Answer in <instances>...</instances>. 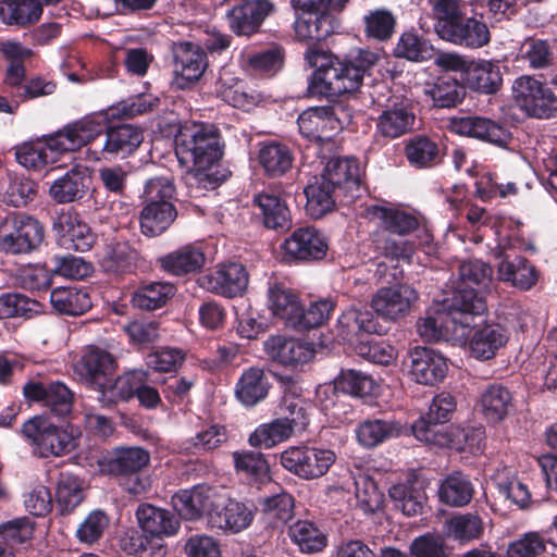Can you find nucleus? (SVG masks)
Segmentation results:
<instances>
[{
  "mask_svg": "<svg viewBox=\"0 0 557 557\" xmlns=\"http://www.w3.org/2000/svg\"><path fill=\"white\" fill-rule=\"evenodd\" d=\"M474 488L470 479L461 472L447 475L438 488L441 502L451 507H463L473 497Z\"/></svg>",
  "mask_w": 557,
  "mask_h": 557,
  "instance_id": "a18cd8bd",
  "label": "nucleus"
},
{
  "mask_svg": "<svg viewBox=\"0 0 557 557\" xmlns=\"http://www.w3.org/2000/svg\"><path fill=\"white\" fill-rule=\"evenodd\" d=\"M337 329L344 341L355 344L362 333H377L379 323L371 311L351 308L339 317Z\"/></svg>",
  "mask_w": 557,
  "mask_h": 557,
  "instance_id": "4c0bfd02",
  "label": "nucleus"
},
{
  "mask_svg": "<svg viewBox=\"0 0 557 557\" xmlns=\"http://www.w3.org/2000/svg\"><path fill=\"white\" fill-rule=\"evenodd\" d=\"M509 334L504 326L497 323H486L475 326L473 322L466 344L471 356L478 360H490L507 344Z\"/></svg>",
  "mask_w": 557,
  "mask_h": 557,
  "instance_id": "4be33fe9",
  "label": "nucleus"
},
{
  "mask_svg": "<svg viewBox=\"0 0 557 557\" xmlns=\"http://www.w3.org/2000/svg\"><path fill=\"white\" fill-rule=\"evenodd\" d=\"M84 500L83 482L78 476L62 472L55 488V502L62 515L71 513Z\"/></svg>",
  "mask_w": 557,
  "mask_h": 557,
  "instance_id": "6e6d98bb",
  "label": "nucleus"
},
{
  "mask_svg": "<svg viewBox=\"0 0 557 557\" xmlns=\"http://www.w3.org/2000/svg\"><path fill=\"white\" fill-rule=\"evenodd\" d=\"M85 180V173L73 168L51 184L49 195L58 203L73 202L84 196Z\"/></svg>",
  "mask_w": 557,
  "mask_h": 557,
  "instance_id": "603ef678",
  "label": "nucleus"
},
{
  "mask_svg": "<svg viewBox=\"0 0 557 557\" xmlns=\"http://www.w3.org/2000/svg\"><path fill=\"white\" fill-rule=\"evenodd\" d=\"M216 94L230 106L245 111L257 107L262 100L260 92L249 87L244 81L227 73L220 76Z\"/></svg>",
  "mask_w": 557,
  "mask_h": 557,
  "instance_id": "7c9ffc66",
  "label": "nucleus"
},
{
  "mask_svg": "<svg viewBox=\"0 0 557 557\" xmlns=\"http://www.w3.org/2000/svg\"><path fill=\"white\" fill-rule=\"evenodd\" d=\"M394 54L408 61L424 62L433 58L434 48L426 39L414 33L406 32L400 35Z\"/></svg>",
  "mask_w": 557,
  "mask_h": 557,
  "instance_id": "e2e57ef3",
  "label": "nucleus"
},
{
  "mask_svg": "<svg viewBox=\"0 0 557 557\" xmlns=\"http://www.w3.org/2000/svg\"><path fill=\"white\" fill-rule=\"evenodd\" d=\"M52 230L58 236V243L66 250L88 251L96 242V236L77 212L62 210L52 223Z\"/></svg>",
  "mask_w": 557,
  "mask_h": 557,
  "instance_id": "4468645a",
  "label": "nucleus"
},
{
  "mask_svg": "<svg viewBox=\"0 0 557 557\" xmlns=\"http://www.w3.org/2000/svg\"><path fill=\"white\" fill-rule=\"evenodd\" d=\"M225 503V496L216 487L199 484L189 490H182L172 497L176 511L187 520L207 517L211 524V513Z\"/></svg>",
  "mask_w": 557,
  "mask_h": 557,
  "instance_id": "6e6552de",
  "label": "nucleus"
},
{
  "mask_svg": "<svg viewBox=\"0 0 557 557\" xmlns=\"http://www.w3.org/2000/svg\"><path fill=\"white\" fill-rule=\"evenodd\" d=\"M235 468L244 472L251 481L264 484L271 481L270 467L264 456L260 453L244 451L234 453Z\"/></svg>",
  "mask_w": 557,
  "mask_h": 557,
  "instance_id": "69168bd1",
  "label": "nucleus"
},
{
  "mask_svg": "<svg viewBox=\"0 0 557 557\" xmlns=\"http://www.w3.org/2000/svg\"><path fill=\"white\" fill-rule=\"evenodd\" d=\"M419 299V293L409 284L379 288L371 299L374 312L385 321L395 322L407 317Z\"/></svg>",
  "mask_w": 557,
  "mask_h": 557,
  "instance_id": "1a4fd4ad",
  "label": "nucleus"
},
{
  "mask_svg": "<svg viewBox=\"0 0 557 557\" xmlns=\"http://www.w3.org/2000/svg\"><path fill=\"white\" fill-rule=\"evenodd\" d=\"M459 283L454 295L460 289L473 290L474 294L485 302L483 294L492 290L493 270L481 260H469L461 262L458 267Z\"/></svg>",
  "mask_w": 557,
  "mask_h": 557,
  "instance_id": "473e14b6",
  "label": "nucleus"
},
{
  "mask_svg": "<svg viewBox=\"0 0 557 557\" xmlns=\"http://www.w3.org/2000/svg\"><path fill=\"white\" fill-rule=\"evenodd\" d=\"M370 213L380 220L384 230L392 234L404 236L418 227V220L411 213L394 208L374 206Z\"/></svg>",
  "mask_w": 557,
  "mask_h": 557,
  "instance_id": "bf43d9fd",
  "label": "nucleus"
},
{
  "mask_svg": "<svg viewBox=\"0 0 557 557\" xmlns=\"http://www.w3.org/2000/svg\"><path fill=\"white\" fill-rule=\"evenodd\" d=\"M253 203L259 208L265 227L287 231L292 226L290 211L278 196L261 193L255 196Z\"/></svg>",
  "mask_w": 557,
  "mask_h": 557,
  "instance_id": "a19ab883",
  "label": "nucleus"
},
{
  "mask_svg": "<svg viewBox=\"0 0 557 557\" xmlns=\"http://www.w3.org/2000/svg\"><path fill=\"white\" fill-rule=\"evenodd\" d=\"M462 79L470 90L483 95L496 94L503 85L498 63L490 60H472Z\"/></svg>",
  "mask_w": 557,
  "mask_h": 557,
  "instance_id": "bb28decb",
  "label": "nucleus"
},
{
  "mask_svg": "<svg viewBox=\"0 0 557 557\" xmlns=\"http://www.w3.org/2000/svg\"><path fill=\"white\" fill-rule=\"evenodd\" d=\"M137 252L127 243H113L106 247L101 264L109 272H124L132 268Z\"/></svg>",
  "mask_w": 557,
  "mask_h": 557,
  "instance_id": "774afa93",
  "label": "nucleus"
},
{
  "mask_svg": "<svg viewBox=\"0 0 557 557\" xmlns=\"http://www.w3.org/2000/svg\"><path fill=\"white\" fill-rule=\"evenodd\" d=\"M50 302L60 313L79 315L91 307L89 295L76 287H57L50 293Z\"/></svg>",
  "mask_w": 557,
  "mask_h": 557,
  "instance_id": "5fc2aeb1",
  "label": "nucleus"
},
{
  "mask_svg": "<svg viewBox=\"0 0 557 557\" xmlns=\"http://www.w3.org/2000/svg\"><path fill=\"white\" fill-rule=\"evenodd\" d=\"M449 126L456 134L476 138L502 148L507 147L511 140V134L504 125L483 116L453 117Z\"/></svg>",
  "mask_w": 557,
  "mask_h": 557,
  "instance_id": "dca6fc26",
  "label": "nucleus"
},
{
  "mask_svg": "<svg viewBox=\"0 0 557 557\" xmlns=\"http://www.w3.org/2000/svg\"><path fill=\"white\" fill-rule=\"evenodd\" d=\"M288 419L275 418L268 423L260 424L249 436V444L253 447L272 448L288 441L297 431Z\"/></svg>",
  "mask_w": 557,
  "mask_h": 557,
  "instance_id": "37998d69",
  "label": "nucleus"
},
{
  "mask_svg": "<svg viewBox=\"0 0 557 557\" xmlns=\"http://www.w3.org/2000/svg\"><path fill=\"white\" fill-rule=\"evenodd\" d=\"M267 356L285 367H297L310 361L313 358L312 347L299 339L283 335L270 336L263 343Z\"/></svg>",
  "mask_w": 557,
  "mask_h": 557,
  "instance_id": "412c9836",
  "label": "nucleus"
},
{
  "mask_svg": "<svg viewBox=\"0 0 557 557\" xmlns=\"http://www.w3.org/2000/svg\"><path fill=\"white\" fill-rule=\"evenodd\" d=\"M442 39L456 46L480 49L488 45L491 33L484 22L474 17H462L453 28L444 30Z\"/></svg>",
  "mask_w": 557,
  "mask_h": 557,
  "instance_id": "cd10ccee",
  "label": "nucleus"
},
{
  "mask_svg": "<svg viewBox=\"0 0 557 557\" xmlns=\"http://www.w3.org/2000/svg\"><path fill=\"white\" fill-rule=\"evenodd\" d=\"M478 406L487 422L498 423L512 410V395L500 384H490L480 394Z\"/></svg>",
  "mask_w": 557,
  "mask_h": 557,
  "instance_id": "f704fd0d",
  "label": "nucleus"
},
{
  "mask_svg": "<svg viewBox=\"0 0 557 557\" xmlns=\"http://www.w3.org/2000/svg\"><path fill=\"white\" fill-rule=\"evenodd\" d=\"M336 382L341 391L358 397L373 395L377 388L370 375L354 369L342 370Z\"/></svg>",
  "mask_w": 557,
  "mask_h": 557,
  "instance_id": "338daca9",
  "label": "nucleus"
},
{
  "mask_svg": "<svg viewBox=\"0 0 557 557\" xmlns=\"http://www.w3.org/2000/svg\"><path fill=\"white\" fill-rule=\"evenodd\" d=\"M148 376V371L141 369L128 371L114 380L109 376L107 386H100L97 391L99 403L103 407H111L117 401L128 400L135 396L141 380H147Z\"/></svg>",
  "mask_w": 557,
  "mask_h": 557,
  "instance_id": "393cba45",
  "label": "nucleus"
},
{
  "mask_svg": "<svg viewBox=\"0 0 557 557\" xmlns=\"http://www.w3.org/2000/svg\"><path fill=\"white\" fill-rule=\"evenodd\" d=\"M412 431L414 436L421 442L457 451H467L466 429L455 425L436 426L430 425L424 421H417L412 426Z\"/></svg>",
  "mask_w": 557,
  "mask_h": 557,
  "instance_id": "a878e982",
  "label": "nucleus"
},
{
  "mask_svg": "<svg viewBox=\"0 0 557 557\" xmlns=\"http://www.w3.org/2000/svg\"><path fill=\"white\" fill-rule=\"evenodd\" d=\"M141 129L136 126L122 124L111 127L107 132L106 143L101 154L126 157L133 153L143 143Z\"/></svg>",
  "mask_w": 557,
  "mask_h": 557,
  "instance_id": "e433bc0d",
  "label": "nucleus"
},
{
  "mask_svg": "<svg viewBox=\"0 0 557 557\" xmlns=\"http://www.w3.org/2000/svg\"><path fill=\"white\" fill-rule=\"evenodd\" d=\"M253 519V510L244 503L225 497V503L211 513V527L238 533L248 528Z\"/></svg>",
  "mask_w": 557,
  "mask_h": 557,
  "instance_id": "c9c22d12",
  "label": "nucleus"
},
{
  "mask_svg": "<svg viewBox=\"0 0 557 557\" xmlns=\"http://www.w3.org/2000/svg\"><path fill=\"white\" fill-rule=\"evenodd\" d=\"M483 531V521L474 513H459L445 522L446 535L461 544L480 539Z\"/></svg>",
  "mask_w": 557,
  "mask_h": 557,
  "instance_id": "13d9d810",
  "label": "nucleus"
},
{
  "mask_svg": "<svg viewBox=\"0 0 557 557\" xmlns=\"http://www.w3.org/2000/svg\"><path fill=\"white\" fill-rule=\"evenodd\" d=\"M360 174V166L355 158H332L320 177L335 189L354 193L359 189Z\"/></svg>",
  "mask_w": 557,
  "mask_h": 557,
  "instance_id": "2f4dec72",
  "label": "nucleus"
},
{
  "mask_svg": "<svg viewBox=\"0 0 557 557\" xmlns=\"http://www.w3.org/2000/svg\"><path fill=\"white\" fill-rule=\"evenodd\" d=\"M258 161L268 176L278 177L292 169L294 158L287 146L269 140L259 144Z\"/></svg>",
  "mask_w": 557,
  "mask_h": 557,
  "instance_id": "58836bf2",
  "label": "nucleus"
},
{
  "mask_svg": "<svg viewBox=\"0 0 557 557\" xmlns=\"http://www.w3.org/2000/svg\"><path fill=\"white\" fill-rule=\"evenodd\" d=\"M492 481L499 493L520 508H525L531 499L528 487L517 480L511 469L503 467L492 474Z\"/></svg>",
  "mask_w": 557,
  "mask_h": 557,
  "instance_id": "052dcab7",
  "label": "nucleus"
},
{
  "mask_svg": "<svg viewBox=\"0 0 557 557\" xmlns=\"http://www.w3.org/2000/svg\"><path fill=\"white\" fill-rule=\"evenodd\" d=\"M205 263V255L199 248L183 247L161 258V267L175 275L199 270Z\"/></svg>",
  "mask_w": 557,
  "mask_h": 557,
  "instance_id": "4d7b16f0",
  "label": "nucleus"
},
{
  "mask_svg": "<svg viewBox=\"0 0 557 557\" xmlns=\"http://www.w3.org/2000/svg\"><path fill=\"white\" fill-rule=\"evenodd\" d=\"M335 460L333 450L318 447L293 446L281 454V465L305 480L323 476Z\"/></svg>",
  "mask_w": 557,
  "mask_h": 557,
  "instance_id": "423d86ee",
  "label": "nucleus"
},
{
  "mask_svg": "<svg viewBox=\"0 0 557 557\" xmlns=\"http://www.w3.org/2000/svg\"><path fill=\"white\" fill-rule=\"evenodd\" d=\"M57 154V150L50 147V136L42 141L24 143L15 151L17 162L33 171H39L54 162Z\"/></svg>",
  "mask_w": 557,
  "mask_h": 557,
  "instance_id": "864d4df0",
  "label": "nucleus"
},
{
  "mask_svg": "<svg viewBox=\"0 0 557 557\" xmlns=\"http://www.w3.org/2000/svg\"><path fill=\"white\" fill-rule=\"evenodd\" d=\"M423 92L438 108L456 107L465 98V87L457 79L445 76L426 83Z\"/></svg>",
  "mask_w": 557,
  "mask_h": 557,
  "instance_id": "de8ad7c7",
  "label": "nucleus"
},
{
  "mask_svg": "<svg viewBox=\"0 0 557 557\" xmlns=\"http://www.w3.org/2000/svg\"><path fill=\"white\" fill-rule=\"evenodd\" d=\"M42 8L39 0H2L0 18L3 23L24 26L39 20Z\"/></svg>",
  "mask_w": 557,
  "mask_h": 557,
  "instance_id": "8fccbe9b",
  "label": "nucleus"
},
{
  "mask_svg": "<svg viewBox=\"0 0 557 557\" xmlns=\"http://www.w3.org/2000/svg\"><path fill=\"white\" fill-rule=\"evenodd\" d=\"M305 60L315 69L308 91L311 96L335 97L356 91L362 84L363 76L380 60V53L369 49H358L347 60L339 61L334 54L309 47Z\"/></svg>",
  "mask_w": 557,
  "mask_h": 557,
  "instance_id": "f257e3e1",
  "label": "nucleus"
},
{
  "mask_svg": "<svg viewBox=\"0 0 557 557\" xmlns=\"http://www.w3.org/2000/svg\"><path fill=\"white\" fill-rule=\"evenodd\" d=\"M175 153L182 164L191 166L189 181L198 187L213 189L219 185L212 170L223 152L220 133L215 126L205 123L181 126L175 136Z\"/></svg>",
  "mask_w": 557,
  "mask_h": 557,
  "instance_id": "f03ea898",
  "label": "nucleus"
},
{
  "mask_svg": "<svg viewBox=\"0 0 557 557\" xmlns=\"http://www.w3.org/2000/svg\"><path fill=\"white\" fill-rule=\"evenodd\" d=\"M248 282L246 268L236 262L219 264L198 277L200 287L227 298L242 296L248 287Z\"/></svg>",
  "mask_w": 557,
  "mask_h": 557,
  "instance_id": "f8f14e48",
  "label": "nucleus"
},
{
  "mask_svg": "<svg viewBox=\"0 0 557 557\" xmlns=\"http://www.w3.org/2000/svg\"><path fill=\"white\" fill-rule=\"evenodd\" d=\"M115 369L113 356L98 347H88L75 366L77 374L96 391L107 386V379L113 375Z\"/></svg>",
  "mask_w": 557,
  "mask_h": 557,
  "instance_id": "6ab92c4d",
  "label": "nucleus"
},
{
  "mask_svg": "<svg viewBox=\"0 0 557 557\" xmlns=\"http://www.w3.org/2000/svg\"><path fill=\"white\" fill-rule=\"evenodd\" d=\"M23 394L27 400L41 403L57 416L64 417L72 410L73 394L59 381L51 383L29 381L24 385Z\"/></svg>",
  "mask_w": 557,
  "mask_h": 557,
  "instance_id": "a211bd4d",
  "label": "nucleus"
},
{
  "mask_svg": "<svg viewBox=\"0 0 557 557\" xmlns=\"http://www.w3.org/2000/svg\"><path fill=\"white\" fill-rule=\"evenodd\" d=\"M334 191L335 188L325 180L314 177V181L305 188L307 214L320 219L332 211L335 206Z\"/></svg>",
  "mask_w": 557,
  "mask_h": 557,
  "instance_id": "3c124183",
  "label": "nucleus"
},
{
  "mask_svg": "<svg viewBox=\"0 0 557 557\" xmlns=\"http://www.w3.org/2000/svg\"><path fill=\"white\" fill-rule=\"evenodd\" d=\"M208 66L207 54L197 44L183 41L173 47V84L186 89L198 82Z\"/></svg>",
  "mask_w": 557,
  "mask_h": 557,
  "instance_id": "9d476101",
  "label": "nucleus"
},
{
  "mask_svg": "<svg viewBox=\"0 0 557 557\" xmlns=\"http://www.w3.org/2000/svg\"><path fill=\"white\" fill-rule=\"evenodd\" d=\"M497 277L518 289L529 290L537 283L540 273L524 257L505 253L497 265Z\"/></svg>",
  "mask_w": 557,
  "mask_h": 557,
  "instance_id": "5701e85b",
  "label": "nucleus"
},
{
  "mask_svg": "<svg viewBox=\"0 0 557 557\" xmlns=\"http://www.w3.org/2000/svg\"><path fill=\"white\" fill-rule=\"evenodd\" d=\"M268 302L274 315L285 320L287 324L295 326L296 319H299L301 304L292 289L281 284L270 286Z\"/></svg>",
  "mask_w": 557,
  "mask_h": 557,
  "instance_id": "49530a36",
  "label": "nucleus"
},
{
  "mask_svg": "<svg viewBox=\"0 0 557 557\" xmlns=\"http://www.w3.org/2000/svg\"><path fill=\"white\" fill-rule=\"evenodd\" d=\"M414 121V112L408 103H395L380 113L375 132L381 137L395 139L412 131Z\"/></svg>",
  "mask_w": 557,
  "mask_h": 557,
  "instance_id": "b1692460",
  "label": "nucleus"
},
{
  "mask_svg": "<svg viewBox=\"0 0 557 557\" xmlns=\"http://www.w3.org/2000/svg\"><path fill=\"white\" fill-rule=\"evenodd\" d=\"M145 203L139 215L140 230L146 236H158L174 222L177 216L176 209L172 202Z\"/></svg>",
  "mask_w": 557,
  "mask_h": 557,
  "instance_id": "ea45409f",
  "label": "nucleus"
},
{
  "mask_svg": "<svg viewBox=\"0 0 557 557\" xmlns=\"http://www.w3.org/2000/svg\"><path fill=\"white\" fill-rule=\"evenodd\" d=\"M24 435L34 446V451L41 458L62 456L76 447L73 431L58 428L44 417H35L23 425Z\"/></svg>",
  "mask_w": 557,
  "mask_h": 557,
  "instance_id": "20e7f679",
  "label": "nucleus"
},
{
  "mask_svg": "<svg viewBox=\"0 0 557 557\" xmlns=\"http://www.w3.org/2000/svg\"><path fill=\"white\" fill-rule=\"evenodd\" d=\"M344 113L345 109L339 103L309 108L298 116L299 131L308 138H329L333 132L343 128L346 122Z\"/></svg>",
  "mask_w": 557,
  "mask_h": 557,
  "instance_id": "ddd939ff",
  "label": "nucleus"
},
{
  "mask_svg": "<svg viewBox=\"0 0 557 557\" xmlns=\"http://www.w3.org/2000/svg\"><path fill=\"white\" fill-rule=\"evenodd\" d=\"M447 371V360L437 351L425 347L411 350L409 372L417 383L434 385L445 379Z\"/></svg>",
  "mask_w": 557,
  "mask_h": 557,
  "instance_id": "aec40b11",
  "label": "nucleus"
},
{
  "mask_svg": "<svg viewBox=\"0 0 557 557\" xmlns=\"http://www.w3.org/2000/svg\"><path fill=\"white\" fill-rule=\"evenodd\" d=\"M327 248L325 236L311 226L297 228L282 244L285 255L299 261L320 260Z\"/></svg>",
  "mask_w": 557,
  "mask_h": 557,
  "instance_id": "f3484780",
  "label": "nucleus"
},
{
  "mask_svg": "<svg viewBox=\"0 0 557 557\" xmlns=\"http://www.w3.org/2000/svg\"><path fill=\"white\" fill-rule=\"evenodd\" d=\"M332 33V17L324 12H302L295 21V34L300 40L320 41Z\"/></svg>",
  "mask_w": 557,
  "mask_h": 557,
  "instance_id": "09e8293b",
  "label": "nucleus"
},
{
  "mask_svg": "<svg viewBox=\"0 0 557 557\" xmlns=\"http://www.w3.org/2000/svg\"><path fill=\"white\" fill-rule=\"evenodd\" d=\"M517 106L528 115L548 119L557 113V96L531 76H520L512 84Z\"/></svg>",
  "mask_w": 557,
  "mask_h": 557,
  "instance_id": "0eeeda50",
  "label": "nucleus"
},
{
  "mask_svg": "<svg viewBox=\"0 0 557 557\" xmlns=\"http://www.w3.org/2000/svg\"><path fill=\"white\" fill-rule=\"evenodd\" d=\"M136 518L143 532L152 537L172 536L180 528V521L171 511L150 504L140 505Z\"/></svg>",
  "mask_w": 557,
  "mask_h": 557,
  "instance_id": "c756f323",
  "label": "nucleus"
},
{
  "mask_svg": "<svg viewBox=\"0 0 557 557\" xmlns=\"http://www.w3.org/2000/svg\"><path fill=\"white\" fill-rule=\"evenodd\" d=\"M101 133V122L95 116L86 115L50 135V147L61 154L76 151L95 140Z\"/></svg>",
  "mask_w": 557,
  "mask_h": 557,
  "instance_id": "2eb2a0df",
  "label": "nucleus"
},
{
  "mask_svg": "<svg viewBox=\"0 0 557 557\" xmlns=\"http://www.w3.org/2000/svg\"><path fill=\"white\" fill-rule=\"evenodd\" d=\"M388 494L395 506L409 517L422 513L428 499L424 482L414 476L408 478L404 483L394 484Z\"/></svg>",
  "mask_w": 557,
  "mask_h": 557,
  "instance_id": "72a5a7b5",
  "label": "nucleus"
},
{
  "mask_svg": "<svg viewBox=\"0 0 557 557\" xmlns=\"http://www.w3.org/2000/svg\"><path fill=\"white\" fill-rule=\"evenodd\" d=\"M44 239V228L34 218L17 214L0 222V250L26 253L36 249Z\"/></svg>",
  "mask_w": 557,
  "mask_h": 557,
  "instance_id": "39448f33",
  "label": "nucleus"
},
{
  "mask_svg": "<svg viewBox=\"0 0 557 557\" xmlns=\"http://www.w3.org/2000/svg\"><path fill=\"white\" fill-rule=\"evenodd\" d=\"M292 541L304 553L322 550L326 545L325 535L310 521L299 520L289 527Z\"/></svg>",
  "mask_w": 557,
  "mask_h": 557,
  "instance_id": "0e129e2a",
  "label": "nucleus"
},
{
  "mask_svg": "<svg viewBox=\"0 0 557 557\" xmlns=\"http://www.w3.org/2000/svg\"><path fill=\"white\" fill-rule=\"evenodd\" d=\"M401 425L394 420L373 419L364 420L355 430L358 443L367 448H372L384 441L398 436Z\"/></svg>",
  "mask_w": 557,
  "mask_h": 557,
  "instance_id": "c03bdc74",
  "label": "nucleus"
},
{
  "mask_svg": "<svg viewBox=\"0 0 557 557\" xmlns=\"http://www.w3.org/2000/svg\"><path fill=\"white\" fill-rule=\"evenodd\" d=\"M487 309L473 290L460 289L443 310L428 312L417 322V332L425 342L450 341L466 345L473 320Z\"/></svg>",
  "mask_w": 557,
  "mask_h": 557,
  "instance_id": "7ed1b4c3",
  "label": "nucleus"
},
{
  "mask_svg": "<svg viewBox=\"0 0 557 557\" xmlns=\"http://www.w3.org/2000/svg\"><path fill=\"white\" fill-rule=\"evenodd\" d=\"M148 451L139 447H122L99 462L102 473L122 476L140 472L149 463Z\"/></svg>",
  "mask_w": 557,
  "mask_h": 557,
  "instance_id": "c85d7f7f",
  "label": "nucleus"
},
{
  "mask_svg": "<svg viewBox=\"0 0 557 557\" xmlns=\"http://www.w3.org/2000/svg\"><path fill=\"white\" fill-rule=\"evenodd\" d=\"M273 11L271 0H240L227 9L225 20L235 35L250 37L260 30Z\"/></svg>",
  "mask_w": 557,
  "mask_h": 557,
  "instance_id": "9b49d317",
  "label": "nucleus"
},
{
  "mask_svg": "<svg viewBox=\"0 0 557 557\" xmlns=\"http://www.w3.org/2000/svg\"><path fill=\"white\" fill-rule=\"evenodd\" d=\"M175 288L170 283L153 282L139 287L132 297L135 307L144 310H156L166 304L174 295Z\"/></svg>",
  "mask_w": 557,
  "mask_h": 557,
  "instance_id": "680f3d73",
  "label": "nucleus"
},
{
  "mask_svg": "<svg viewBox=\"0 0 557 557\" xmlns=\"http://www.w3.org/2000/svg\"><path fill=\"white\" fill-rule=\"evenodd\" d=\"M270 388V382L260 368L251 367L244 371L239 377L235 394L246 407H252L263 400Z\"/></svg>",
  "mask_w": 557,
  "mask_h": 557,
  "instance_id": "79ce46f5",
  "label": "nucleus"
}]
</instances>
